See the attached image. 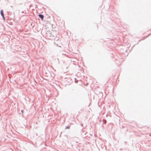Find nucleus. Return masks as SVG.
<instances>
[{"label":"nucleus","mask_w":151,"mask_h":151,"mask_svg":"<svg viewBox=\"0 0 151 151\" xmlns=\"http://www.w3.org/2000/svg\"><path fill=\"white\" fill-rule=\"evenodd\" d=\"M70 127H67L65 128V129H69V128Z\"/></svg>","instance_id":"nucleus-5"},{"label":"nucleus","mask_w":151,"mask_h":151,"mask_svg":"<svg viewBox=\"0 0 151 151\" xmlns=\"http://www.w3.org/2000/svg\"><path fill=\"white\" fill-rule=\"evenodd\" d=\"M2 17L3 19L4 20H5V18L4 16H2Z\"/></svg>","instance_id":"nucleus-4"},{"label":"nucleus","mask_w":151,"mask_h":151,"mask_svg":"<svg viewBox=\"0 0 151 151\" xmlns=\"http://www.w3.org/2000/svg\"><path fill=\"white\" fill-rule=\"evenodd\" d=\"M0 14L2 16H4V12L3 10L1 9L0 11Z\"/></svg>","instance_id":"nucleus-2"},{"label":"nucleus","mask_w":151,"mask_h":151,"mask_svg":"<svg viewBox=\"0 0 151 151\" xmlns=\"http://www.w3.org/2000/svg\"><path fill=\"white\" fill-rule=\"evenodd\" d=\"M23 111H24V110H21V112L22 113V116H23Z\"/></svg>","instance_id":"nucleus-3"},{"label":"nucleus","mask_w":151,"mask_h":151,"mask_svg":"<svg viewBox=\"0 0 151 151\" xmlns=\"http://www.w3.org/2000/svg\"><path fill=\"white\" fill-rule=\"evenodd\" d=\"M38 16L42 20H43L44 16L42 14H39L38 15Z\"/></svg>","instance_id":"nucleus-1"}]
</instances>
